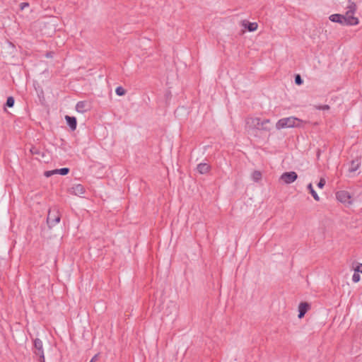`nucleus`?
Masks as SVG:
<instances>
[{"instance_id":"16","label":"nucleus","mask_w":362,"mask_h":362,"mask_svg":"<svg viewBox=\"0 0 362 362\" xmlns=\"http://www.w3.org/2000/svg\"><path fill=\"white\" fill-rule=\"evenodd\" d=\"M360 165H361V163L359 162L358 160H353L351 162L349 171L355 172L356 170H357L359 168Z\"/></svg>"},{"instance_id":"8","label":"nucleus","mask_w":362,"mask_h":362,"mask_svg":"<svg viewBox=\"0 0 362 362\" xmlns=\"http://www.w3.org/2000/svg\"><path fill=\"white\" fill-rule=\"evenodd\" d=\"M69 192L76 196H81L84 194L85 189L81 185L78 184L72 186L69 189Z\"/></svg>"},{"instance_id":"9","label":"nucleus","mask_w":362,"mask_h":362,"mask_svg":"<svg viewBox=\"0 0 362 362\" xmlns=\"http://www.w3.org/2000/svg\"><path fill=\"white\" fill-rule=\"evenodd\" d=\"M34 346L35 349V354L38 355L40 358H44L42 341L39 339H35L34 341Z\"/></svg>"},{"instance_id":"6","label":"nucleus","mask_w":362,"mask_h":362,"mask_svg":"<svg viewBox=\"0 0 362 362\" xmlns=\"http://www.w3.org/2000/svg\"><path fill=\"white\" fill-rule=\"evenodd\" d=\"M298 175L296 172L291 171V172H286L284 173L281 177L280 180L285 184H291L296 181L297 179Z\"/></svg>"},{"instance_id":"24","label":"nucleus","mask_w":362,"mask_h":362,"mask_svg":"<svg viewBox=\"0 0 362 362\" xmlns=\"http://www.w3.org/2000/svg\"><path fill=\"white\" fill-rule=\"evenodd\" d=\"M325 183H326L325 179L322 177V178H320L319 182L317 183V187L319 188L322 189L325 186Z\"/></svg>"},{"instance_id":"17","label":"nucleus","mask_w":362,"mask_h":362,"mask_svg":"<svg viewBox=\"0 0 362 362\" xmlns=\"http://www.w3.org/2000/svg\"><path fill=\"white\" fill-rule=\"evenodd\" d=\"M168 308L170 309V312L168 313V314H167L168 315H176V314L177 313V307L175 303H171V304L168 307Z\"/></svg>"},{"instance_id":"20","label":"nucleus","mask_w":362,"mask_h":362,"mask_svg":"<svg viewBox=\"0 0 362 362\" xmlns=\"http://www.w3.org/2000/svg\"><path fill=\"white\" fill-rule=\"evenodd\" d=\"M57 173L62 175H66L69 171V169L67 168H64L57 169Z\"/></svg>"},{"instance_id":"32","label":"nucleus","mask_w":362,"mask_h":362,"mask_svg":"<svg viewBox=\"0 0 362 362\" xmlns=\"http://www.w3.org/2000/svg\"><path fill=\"white\" fill-rule=\"evenodd\" d=\"M42 358V361L41 362H45V357L44 358Z\"/></svg>"},{"instance_id":"23","label":"nucleus","mask_w":362,"mask_h":362,"mask_svg":"<svg viewBox=\"0 0 362 362\" xmlns=\"http://www.w3.org/2000/svg\"><path fill=\"white\" fill-rule=\"evenodd\" d=\"M360 279H361V277H360V275L358 274V273L355 272L352 276L353 281L355 283H357L360 281Z\"/></svg>"},{"instance_id":"26","label":"nucleus","mask_w":362,"mask_h":362,"mask_svg":"<svg viewBox=\"0 0 362 362\" xmlns=\"http://www.w3.org/2000/svg\"><path fill=\"white\" fill-rule=\"evenodd\" d=\"M356 273H362V264H359L354 269Z\"/></svg>"},{"instance_id":"25","label":"nucleus","mask_w":362,"mask_h":362,"mask_svg":"<svg viewBox=\"0 0 362 362\" xmlns=\"http://www.w3.org/2000/svg\"><path fill=\"white\" fill-rule=\"evenodd\" d=\"M295 82L298 85H300L303 83V80L300 75H297L295 78Z\"/></svg>"},{"instance_id":"11","label":"nucleus","mask_w":362,"mask_h":362,"mask_svg":"<svg viewBox=\"0 0 362 362\" xmlns=\"http://www.w3.org/2000/svg\"><path fill=\"white\" fill-rule=\"evenodd\" d=\"M241 25L243 27L247 29V30L250 32H254L258 28V25L257 23H250L247 21H243L241 22Z\"/></svg>"},{"instance_id":"3","label":"nucleus","mask_w":362,"mask_h":362,"mask_svg":"<svg viewBox=\"0 0 362 362\" xmlns=\"http://www.w3.org/2000/svg\"><path fill=\"white\" fill-rule=\"evenodd\" d=\"M356 8L357 6L355 3L350 2L349 4L345 14L342 15L344 25H356L358 24V18L354 16Z\"/></svg>"},{"instance_id":"22","label":"nucleus","mask_w":362,"mask_h":362,"mask_svg":"<svg viewBox=\"0 0 362 362\" xmlns=\"http://www.w3.org/2000/svg\"><path fill=\"white\" fill-rule=\"evenodd\" d=\"M57 174V170H49L45 172V176L47 177H50L52 175Z\"/></svg>"},{"instance_id":"18","label":"nucleus","mask_w":362,"mask_h":362,"mask_svg":"<svg viewBox=\"0 0 362 362\" xmlns=\"http://www.w3.org/2000/svg\"><path fill=\"white\" fill-rule=\"evenodd\" d=\"M252 176V179L255 181L257 182V181H259L261 179L262 174H261V173L259 171H255V172H253Z\"/></svg>"},{"instance_id":"2","label":"nucleus","mask_w":362,"mask_h":362,"mask_svg":"<svg viewBox=\"0 0 362 362\" xmlns=\"http://www.w3.org/2000/svg\"><path fill=\"white\" fill-rule=\"evenodd\" d=\"M306 122L295 117L281 118L276 123V129L278 130L286 128L303 127Z\"/></svg>"},{"instance_id":"27","label":"nucleus","mask_w":362,"mask_h":362,"mask_svg":"<svg viewBox=\"0 0 362 362\" xmlns=\"http://www.w3.org/2000/svg\"><path fill=\"white\" fill-rule=\"evenodd\" d=\"M30 153L32 154H39V150L36 148L35 147H32L30 150Z\"/></svg>"},{"instance_id":"21","label":"nucleus","mask_w":362,"mask_h":362,"mask_svg":"<svg viewBox=\"0 0 362 362\" xmlns=\"http://www.w3.org/2000/svg\"><path fill=\"white\" fill-rule=\"evenodd\" d=\"M14 105V99L13 97H8L6 100V105L9 107H13Z\"/></svg>"},{"instance_id":"31","label":"nucleus","mask_w":362,"mask_h":362,"mask_svg":"<svg viewBox=\"0 0 362 362\" xmlns=\"http://www.w3.org/2000/svg\"><path fill=\"white\" fill-rule=\"evenodd\" d=\"M28 6V4H27V3L21 4V9H23L24 7Z\"/></svg>"},{"instance_id":"4","label":"nucleus","mask_w":362,"mask_h":362,"mask_svg":"<svg viewBox=\"0 0 362 362\" xmlns=\"http://www.w3.org/2000/svg\"><path fill=\"white\" fill-rule=\"evenodd\" d=\"M336 197L338 201L344 204H351V196L350 193L345 190L339 191L336 193Z\"/></svg>"},{"instance_id":"29","label":"nucleus","mask_w":362,"mask_h":362,"mask_svg":"<svg viewBox=\"0 0 362 362\" xmlns=\"http://www.w3.org/2000/svg\"><path fill=\"white\" fill-rule=\"evenodd\" d=\"M98 358V354H95L90 361V362H95Z\"/></svg>"},{"instance_id":"10","label":"nucleus","mask_w":362,"mask_h":362,"mask_svg":"<svg viewBox=\"0 0 362 362\" xmlns=\"http://www.w3.org/2000/svg\"><path fill=\"white\" fill-rule=\"evenodd\" d=\"M310 308V305L306 302H302L298 305V318H302L304 317L305 314Z\"/></svg>"},{"instance_id":"28","label":"nucleus","mask_w":362,"mask_h":362,"mask_svg":"<svg viewBox=\"0 0 362 362\" xmlns=\"http://www.w3.org/2000/svg\"><path fill=\"white\" fill-rule=\"evenodd\" d=\"M319 110H329V106L327 105H322V106H320L318 107Z\"/></svg>"},{"instance_id":"1","label":"nucleus","mask_w":362,"mask_h":362,"mask_svg":"<svg viewBox=\"0 0 362 362\" xmlns=\"http://www.w3.org/2000/svg\"><path fill=\"white\" fill-rule=\"evenodd\" d=\"M245 124L246 128L255 136H258L259 132H269L272 129L269 119L262 120L259 117H247Z\"/></svg>"},{"instance_id":"5","label":"nucleus","mask_w":362,"mask_h":362,"mask_svg":"<svg viewBox=\"0 0 362 362\" xmlns=\"http://www.w3.org/2000/svg\"><path fill=\"white\" fill-rule=\"evenodd\" d=\"M60 221V215L57 211H49L48 216L47 218V224L49 228L54 226L56 224L59 223Z\"/></svg>"},{"instance_id":"19","label":"nucleus","mask_w":362,"mask_h":362,"mask_svg":"<svg viewBox=\"0 0 362 362\" xmlns=\"http://www.w3.org/2000/svg\"><path fill=\"white\" fill-rule=\"evenodd\" d=\"M115 92L116 94L119 96H122L126 93V90L122 86H118L116 88Z\"/></svg>"},{"instance_id":"7","label":"nucleus","mask_w":362,"mask_h":362,"mask_svg":"<svg viewBox=\"0 0 362 362\" xmlns=\"http://www.w3.org/2000/svg\"><path fill=\"white\" fill-rule=\"evenodd\" d=\"M90 109V104L86 101H80L76 105V110L77 112L83 113L88 111Z\"/></svg>"},{"instance_id":"14","label":"nucleus","mask_w":362,"mask_h":362,"mask_svg":"<svg viewBox=\"0 0 362 362\" xmlns=\"http://www.w3.org/2000/svg\"><path fill=\"white\" fill-rule=\"evenodd\" d=\"M210 166L207 163H200L197 165V170L200 174H205L209 171Z\"/></svg>"},{"instance_id":"13","label":"nucleus","mask_w":362,"mask_h":362,"mask_svg":"<svg viewBox=\"0 0 362 362\" xmlns=\"http://www.w3.org/2000/svg\"><path fill=\"white\" fill-rule=\"evenodd\" d=\"M329 20L334 23H339L344 25L342 14H332L329 17Z\"/></svg>"},{"instance_id":"12","label":"nucleus","mask_w":362,"mask_h":362,"mask_svg":"<svg viewBox=\"0 0 362 362\" xmlns=\"http://www.w3.org/2000/svg\"><path fill=\"white\" fill-rule=\"evenodd\" d=\"M65 119L67 122V124L69 126V127L71 128V129L72 131H74L76 129L77 122H76V117L66 115Z\"/></svg>"},{"instance_id":"15","label":"nucleus","mask_w":362,"mask_h":362,"mask_svg":"<svg viewBox=\"0 0 362 362\" xmlns=\"http://www.w3.org/2000/svg\"><path fill=\"white\" fill-rule=\"evenodd\" d=\"M307 187H308V189L309 190L310 193L312 194L313 197L314 198V199L315 201H319L320 197H319L318 194H317V192L315 191L312 183L308 184Z\"/></svg>"},{"instance_id":"30","label":"nucleus","mask_w":362,"mask_h":362,"mask_svg":"<svg viewBox=\"0 0 362 362\" xmlns=\"http://www.w3.org/2000/svg\"><path fill=\"white\" fill-rule=\"evenodd\" d=\"M53 56V53L52 52H48L46 54V57L49 58V57H52Z\"/></svg>"}]
</instances>
